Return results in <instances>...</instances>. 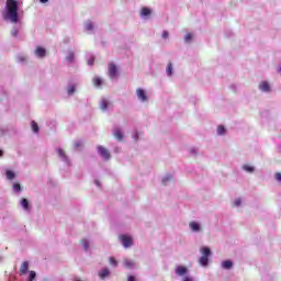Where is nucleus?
Segmentation results:
<instances>
[{"mask_svg":"<svg viewBox=\"0 0 281 281\" xmlns=\"http://www.w3.org/2000/svg\"><path fill=\"white\" fill-rule=\"evenodd\" d=\"M5 8L7 14L3 16V19H9L11 23H19V1L7 0Z\"/></svg>","mask_w":281,"mask_h":281,"instance_id":"obj_1","label":"nucleus"},{"mask_svg":"<svg viewBox=\"0 0 281 281\" xmlns=\"http://www.w3.org/2000/svg\"><path fill=\"white\" fill-rule=\"evenodd\" d=\"M201 258H200V265L201 267H207V262H210V256H212V250L210 248H202L201 249Z\"/></svg>","mask_w":281,"mask_h":281,"instance_id":"obj_2","label":"nucleus"},{"mask_svg":"<svg viewBox=\"0 0 281 281\" xmlns=\"http://www.w3.org/2000/svg\"><path fill=\"white\" fill-rule=\"evenodd\" d=\"M120 240L123 245V247H131L133 246V237L126 236V235H121Z\"/></svg>","mask_w":281,"mask_h":281,"instance_id":"obj_3","label":"nucleus"},{"mask_svg":"<svg viewBox=\"0 0 281 281\" xmlns=\"http://www.w3.org/2000/svg\"><path fill=\"white\" fill-rule=\"evenodd\" d=\"M98 153L99 155L105 159V160H109L111 159V153H109V149L102 147V146H98Z\"/></svg>","mask_w":281,"mask_h":281,"instance_id":"obj_4","label":"nucleus"},{"mask_svg":"<svg viewBox=\"0 0 281 281\" xmlns=\"http://www.w3.org/2000/svg\"><path fill=\"white\" fill-rule=\"evenodd\" d=\"M188 271H189L188 267L186 266L176 267V274L179 276L180 278H183V276H187Z\"/></svg>","mask_w":281,"mask_h":281,"instance_id":"obj_5","label":"nucleus"},{"mask_svg":"<svg viewBox=\"0 0 281 281\" xmlns=\"http://www.w3.org/2000/svg\"><path fill=\"white\" fill-rule=\"evenodd\" d=\"M109 76L111 79L117 77V66L115 64H110L109 65Z\"/></svg>","mask_w":281,"mask_h":281,"instance_id":"obj_6","label":"nucleus"},{"mask_svg":"<svg viewBox=\"0 0 281 281\" xmlns=\"http://www.w3.org/2000/svg\"><path fill=\"white\" fill-rule=\"evenodd\" d=\"M136 95L142 102H146V100H148V97H146V91H144V89H137Z\"/></svg>","mask_w":281,"mask_h":281,"instance_id":"obj_7","label":"nucleus"},{"mask_svg":"<svg viewBox=\"0 0 281 281\" xmlns=\"http://www.w3.org/2000/svg\"><path fill=\"white\" fill-rule=\"evenodd\" d=\"M35 54H36V56H38V58H45L47 50H45V48H43L41 46H37L35 49Z\"/></svg>","mask_w":281,"mask_h":281,"instance_id":"obj_8","label":"nucleus"},{"mask_svg":"<svg viewBox=\"0 0 281 281\" xmlns=\"http://www.w3.org/2000/svg\"><path fill=\"white\" fill-rule=\"evenodd\" d=\"M29 269H30V262L23 261L20 267V273H22V276H25V273H27Z\"/></svg>","mask_w":281,"mask_h":281,"instance_id":"obj_9","label":"nucleus"},{"mask_svg":"<svg viewBox=\"0 0 281 281\" xmlns=\"http://www.w3.org/2000/svg\"><path fill=\"white\" fill-rule=\"evenodd\" d=\"M259 89H260V91H265L266 93H268V91H271V86H269V82L262 81L259 85Z\"/></svg>","mask_w":281,"mask_h":281,"instance_id":"obj_10","label":"nucleus"},{"mask_svg":"<svg viewBox=\"0 0 281 281\" xmlns=\"http://www.w3.org/2000/svg\"><path fill=\"white\" fill-rule=\"evenodd\" d=\"M108 276H111V271L108 268H103L100 272H99V278L101 280H104V278H108Z\"/></svg>","mask_w":281,"mask_h":281,"instance_id":"obj_11","label":"nucleus"},{"mask_svg":"<svg viewBox=\"0 0 281 281\" xmlns=\"http://www.w3.org/2000/svg\"><path fill=\"white\" fill-rule=\"evenodd\" d=\"M150 14H153V11L146 7L140 10V16H150Z\"/></svg>","mask_w":281,"mask_h":281,"instance_id":"obj_12","label":"nucleus"},{"mask_svg":"<svg viewBox=\"0 0 281 281\" xmlns=\"http://www.w3.org/2000/svg\"><path fill=\"white\" fill-rule=\"evenodd\" d=\"M114 137H115V139H119V142H122V139H124V134L122 133V131L115 130Z\"/></svg>","mask_w":281,"mask_h":281,"instance_id":"obj_13","label":"nucleus"},{"mask_svg":"<svg viewBox=\"0 0 281 281\" xmlns=\"http://www.w3.org/2000/svg\"><path fill=\"white\" fill-rule=\"evenodd\" d=\"M190 228L192 229V232H201V226L196 222H191Z\"/></svg>","mask_w":281,"mask_h":281,"instance_id":"obj_14","label":"nucleus"},{"mask_svg":"<svg viewBox=\"0 0 281 281\" xmlns=\"http://www.w3.org/2000/svg\"><path fill=\"white\" fill-rule=\"evenodd\" d=\"M123 265H124L125 269H133V267H135V262H133V261H131L128 259H125L123 261Z\"/></svg>","mask_w":281,"mask_h":281,"instance_id":"obj_15","label":"nucleus"},{"mask_svg":"<svg viewBox=\"0 0 281 281\" xmlns=\"http://www.w3.org/2000/svg\"><path fill=\"white\" fill-rule=\"evenodd\" d=\"M222 267L223 269H232V267H234V263L232 262V260H225L222 262Z\"/></svg>","mask_w":281,"mask_h":281,"instance_id":"obj_16","label":"nucleus"},{"mask_svg":"<svg viewBox=\"0 0 281 281\" xmlns=\"http://www.w3.org/2000/svg\"><path fill=\"white\" fill-rule=\"evenodd\" d=\"M94 87H102V78L100 77H94L93 80H92Z\"/></svg>","mask_w":281,"mask_h":281,"instance_id":"obj_17","label":"nucleus"},{"mask_svg":"<svg viewBox=\"0 0 281 281\" xmlns=\"http://www.w3.org/2000/svg\"><path fill=\"white\" fill-rule=\"evenodd\" d=\"M21 205H22L23 210H30V201H27V199H22Z\"/></svg>","mask_w":281,"mask_h":281,"instance_id":"obj_18","label":"nucleus"},{"mask_svg":"<svg viewBox=\"0 0 281 281\" xmlns=\"http://www.w3.org/2000/svg\"><path fill=\"white\" fill-rule=\"evenodd\" d=\"M101 111H106V109H109V101H106V99H103L101 101Z\"/></svg>","mask_w":281,"mask_h":281,"instance_id":"obj_19","label":"nucleus"},{"mask_svg":"<svg viewBox=\"0 0 281 281\" xmlns=\"http://www.w3.org/2000/svg\"><path fill=\"white\" fill-rule=\"evenodd\" d=\"M31 127H32L33 133H38V131H40L38 123H36L35 121H32Z\"/></svg>","mask_w":281,"mask_h":281,"instance_id":"obj_20","label":"nucleus"},{"mask_svg":"<svg viewBox=\"0 0 281 281\" xmlns=\"http://www.w3.org/2000/svg\"><path fill=\"white\" fill-rule=\"evenodd\" d=\"M225 133H226L225 126L218 125L217 135H225Z\"/></svg>","mask_w":281,"mask_h":281,"instance_id":"obj_21","label":"nucleus"},{"mask_svg":"<svg viewBox=\"0 0 281 281\" xmlns=\"http://www.w3.org/2000/svg\"><path fill=\"white\" fill-rule=\"evenodd\" d=\"M76 93V86L71 85L68 87V95H74Z\"/></svg>","mask_w":281,"mask_h":281,"instance_id":"obj_22","label":"nucleus"},{"mask_svg":"<svg viewBox=\"0 0 281 281\" xmlns=\"http://www.w3.org/2000/svg\"><path fill=\"white\" fill-rule=\"evenodd\" d=\"M14 177H16V176L14 175L13 171H11V170H8V171H7V179H9L10 181H12V179H14Z\"/></svg>","mask_w":281,"mask_h":281,"instance_id":"obj_23","label":"nucleus"},{"mask_svg":"<svg viewBox=\"0 0 281 281\" xmlns=\"http://www.w3.org/2000/svg\"><path fill=\"white\" fill-rule=\"evenodd\" d=\"M109 262H110V265H111L112 267H117V260H115L114 257H110V258H109Z\"/></svg>","mask_w":281,"mask_h":281,"instance_id":"obj_24","label":"nucleus"},{"mask_svg":"<svg viewBox=\"0 0 281 281\" xmlns=\"http://www.w3.org/2000/svg\"><path fill=\"white\" fill-rule=\"evenodd\" d=\"M167 76H172V63L167 65Z\"/></svg>","mask_w":281,"mask_h":281,"instance_id":"obj_25","label":"nucleus"},{"mask_svg":"<svg viewBox=\"0 0 281 281\" xmlns=\"http://www.w3.org/2000/svg\"><path fill=\"white\" fill-rule=\"evenodd\" d=\"M57 153H58L59 157H61L63 159H67V155L65 154V150L59 148V149H57Z\"/></svg>","mask_w":281,"mask_h":281,"instance_id":"obj_26","label":"nucleus"},{"mask_svg":"<svg viewBox=\"0 0 281 281\" xmlns=\"http://www.w3.org/2000/svg\"><path fill=\"white\" fill-rule=\"evenodd\" d=\"M36 279V272L35 271H31L29 274V281H34Z\"/></svg>","mask_w":281,"mask_h":281,"instance_id":"obj_27","label":"nucleus"},{"mask_svg":"<svg viewBox=\"0 0 281 281\" xmlns=\"http://www.w3.org/2000/svg\"><path fill=\"white\" fill-rule=\"evenodd\" d=\"M74 58H75V55L74 53H69L66 57V60H68V63H74Z\"/></svg>","mask_w":281,"mask_h":281,"instance_id":"obj_28","label":"nucleus"},{"mask_svg":"<svg viewBox=\"0 0 281 281\" xmlns=\"http://www.w3.org/2000/svg\"><path fill=\"white\" fill-rule=\"evenodd\" d=\"M244 170H246V172H254V167L249 166V165H244Z\"/></svg>","mask_w":281,"mask_h":281,"instance_id":"obj_29","label":"nucleus"},{"mask_svg":"<svg viewBox=\"0 0 281 281\" xmlns=\"http://www.w3.org/2000/svg\"><path fill=\"white\" fill-rule=\"evenodd\" d=\"M13 189L15 190V192H21V184L20 183H14Z\"/></svg>","mask_w":281,"mask_h":281,"instance_id":"obj_30","label":"nucleus"},{"mask_svg":"<svg viewBox=\"0 0 281 281\" xmlns=\"http://www.w3.org/2000/svg\"><path fill=\"white\" fill-rule=\"evenodd\" d=\"M191 38H192V33L187 34V35L184 36L186 43H190Z\"/></svg>","mask_w":281,"mask_h":281,"instance_id":"obj_31","label":"nucleus"},{"mask_svg":"<svg viewBox=\"0 0 281 281\" xmlns=\"http://www.w3.org/2000/svg\"><path fill=\"white\" fill-rule=\"evenodd\" d=\"M171 179H172V176H167V177L162 180L164 186H166V183H168V181H170Z\"/></svg>","mask_w":281,"mask_h":281,"instance_id":"obj_32","label":"nucleus"},{"mask_svg":"<svg viewBox=\"0 0 281 281\" xmlns=\"http://www.w3.org/2000/svg\"><path fill=\"white\" fill-rule=\"evenodd\" d=\"M81 247H89V240L82 239L81 240Z\"/></svg>","mask_w":281,"mask_h":281,"instance_id":"obj_33","label":"nucleus"},{"mask_svg":"<svg viewBox=\"0 0 281 281\" xmlns=\"http://www.w3.org/2000/svg\"><path fill=\"white\" fill-rule=\"evenodd\" d=\"M93 63H95V57L88 59V65H93Z\"/></svg>","mask_w":281,"mask_h":281,"instance_id":"obj_34","label":"nucleus"},{"mask_svg":"<svg viewBox=\"0 0 281 281\" xmlns=\"http://www.w3.org/2000/svg\"><path fill=\"white\" fill-rule=\"evenodd\" d=\"M182 281H194V279H192V277H184L182 278Z\"/></svg>","mask_w":281,"mask_h":281,"instance_id":"obj_35","label":"nucleus"},{"mask_svg":"<svg viewBox=\"0 0 281 281\" xmlns=\"http://www.w3.org/2000/svg\"><path fill=\"white\" fill-rule=\"evenodd\" d=\"M240 203H241L240 199H237V200H235L234 205L236 207H238V205H240Z\"/></svg>","mask_w":281,"mask_h":281,"instance_id":"obj_36","label":"nucleus"},{"mask_svg":"<svg viewBox=\"0 0 281 281\" xmlns=\"http://www.w3.org/2000/svg\"><path fill=\"white\" fill-rule=\"evenodd\" d=\"M168 36H169L168 31H164V32H162V38H168Z\"/></svg>","mask_w":281,"mask_h":281,"instance_id":"obj_37","label":"nucleus"},{"mask_svg":"<svg viewBox=\"0 0 281 281\" xmlns=\"http://www.w3.org/2000/svg\"><path fill=\"white\" fill-rule=\"evenodd\" d=\"M276 179H277V181H281V173L280 172L276 173Z\"/></svg>","mask_w":281,"mask_h":281,"instance_id":"obj_38","label":"nucleus"},{"mask_svg":"<svg viewBox=\"0 0 281 281\" xmlns=\"http://www.w3.org/2000/svg\"><path fill=\"white\" fill-rule=\"evenodd\" d=\"M127 281H137V280L135 279L134 276H130V277L127 278Z\"/></svg>","mask_w":281,"mask_h":281,"instance_id":"obj_39","label":"nucleus"},{"mask_svg":"<svg viewBox=\"0 0 281 281\" xmlns=\"http://www.w3.org/2000/svg\"><path fill=\"white\" fill-rule=\"evenodd\" d=\"M86 27H87V30H93V24L88 23Z\"/></svg>","mask_w":281,"mask_h":281,"instance_id":"obj_40","label":"nucleus"},{"mask_svg":"<svg viewBox=\"0 0 281 281\" xmlns=\"http://www.w3.org/2000/svg\"><path fill=\"white\" fill-rule=\"evenodd\" d=\"M80 146H82V142H78L75 144V148H80Z\"/></svg>","mask_w":281,"mask_h":281,"instance_id":"obj_41","label":"nucleus"},{"mask_svg":"<svg viewBox=\"0 0 281 281\" xmlns=\"http://www.w3.org/2000/svg\"><path fill=\"white\" fill-rule=\"evenodd\" d=\"M18 34H19V31H13V32H12V35H13V36H16Z\"/></svg>","mask_w":281,"mask_h":281,"instance_id":"obj_42","label":"nucleus"},{"mask_svg":"<svg viewBox=\"0 0 281 281\" xmlns=\"http://www.w3.org/2000/svg\"><path fill=\"white\" fill-rule=\"evenodd\" d=\"M41 1V3H47V1H49V0H40Z\"/></svg>","mask_w":281,"mask_h":281,"instance_id":"obj_43","label":"nucleus"},{"mask_svg":"<svg viewBox=\"0 0 281 281\" xmlns=\"http://www.w3.org/2000/svg\"><path fill=\"white\" fill-rule=\"evenodd\" d=\"M0 157H3V150L0 149Z\"/></svg>","mask_w":281,"mask_h":281,"instance_id":"obj_44","label":"nucleus"},{"mask_svg":"<svg viewBox=\"0 0 281 281\" xmlns=\"http://www.w3.org/2000/svg\"><path fill=\"white\" fill-rule=\"evenodd\" d=\"M95 184H97V186H100V182H99L98 180H95Z\"/></svg>","mask_w":281,"mask_h":281,"instance_id":"obj_45","label":"nucleus"},{"mask_svg":"<svg viewBox=\"0 0 281 281\" xmlns=\"http://www.w3.org/2000/svg\"><path fill=\"white\" fill-rule=\"evenodd\" d=\"M75 281H82V280H80V279H77V280H75Z\"/></svg>","mask_w":281,"mask_h":281,"instance_id":"obj_46","label":"nucleus"}]
</instances>
